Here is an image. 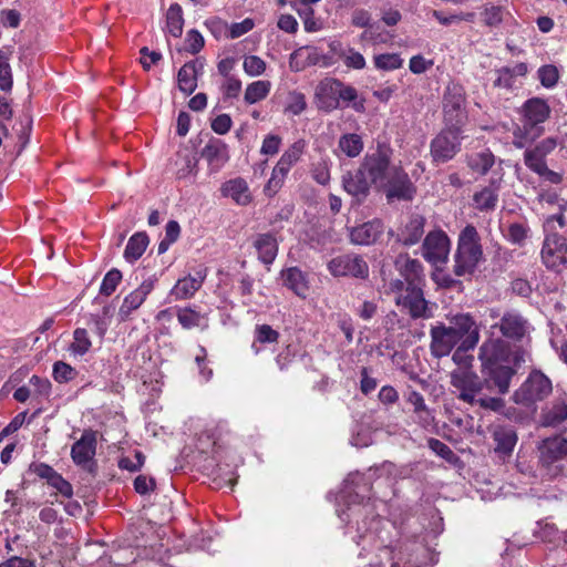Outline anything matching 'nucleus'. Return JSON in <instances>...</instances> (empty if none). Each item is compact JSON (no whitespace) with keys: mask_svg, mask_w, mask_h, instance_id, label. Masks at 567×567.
Listing matches in <instances>:
<instances>
[{"mask_svg":"<svg viewBox=\"0 0 567 567\" xmlns=\"http://www.w3.org/2000/svg\"><path fill=\"white\" fill-rule=\"evenodd\" d=\"M392 151L384 145L367 153L355 171H348L342 175V187L357 202H363L370 194L371 187L378 189L385 183L390 171Z\"/></svg>","mask_w":567,"mask_h":567,"instance_id":"nucleus-1","label":"nucleus"},{"mask_svg":"<svg viewBox=\"0 0 567 567\" xmlns=\"http://www.w3.org/2000/svg\"><path fill=\"white\" fill-rule=\"evenodd\" d=\"M478 329L476 321L468 313L453 316L449 326L436 322L430 329V351L434 358L449 355L455 347L466 339V336L475 333Z\"/></svg>","mask_w":567,"mask_h":567,"instance_id":"nucleus-2","label":"nucleus"},{"mask_svg":"<svg viewBox=\"0 0 567 567\" xmlns=\"http://www.w3.org/2000/svg\"><path fill=\"white\" fill-rule=\"evenodd\" d=\"M482 261L484 252L481 236L476 227L468 224L458 234L453 274L456 277L471 278Z\"/></svg>","mask_w":567,"mask_h":567,"instance_id":"nucleus-3","label":"nucleus"},{"mask_svg":"<svg viewBox=\"0 0 567 567\" xmlns=\"http://www.w3.org/2000/svg\"><path fill=\"white\" fill-rule=\"evenodd\" d=\"M389 290L395 293V305L412 319H427L433 316L424 298L422 286L405 287L401 279H391Z\"/></svg>","mask_w":567,"mask_h":567,"instance_id":"nucleus-4","label":"nucleus"},{"mask_svg":"<svg viewBox=\"0 0 567 567\" xmlns=\"http://www.w3.org/2000/svg\"><path fill=\"white\" fill-rule=\"evenodd\" d=\"M553 391L550 379L539 370L532 371L520 386L514 391L512 400L515 404L536 413L537 403L544 401Z\"/></svg>","mask_w":567,"mask_h":567,"instance_id":"nucleus-5","label":"nucleus"},{"mask_svg":"<svg viewBox=\"0 0 567 567\" xmlns=\"http://www.w3.org/2000/svg\"><path fill=\"white\" fill-rule=\"evenodd\" d=\"M333 277H350L364 280L369 277V265L359 254L348 252L333 257L327 264Z\"/></svg>","mask_w":567,"mask_h":567,"instance_id":"nucleus-6","label":"nucleus"},{"mask_svg":"<svg viewBox=\"0 0 567 567\" xmlns=\"http://www.w3.org/2000/svg\"><path fill=\"white\" fill-rule=\"evenodd\" d=\"M384 189L386 199L412 200L416 194V187L409 174L400 165H394L388 175L385 183L380 187Z\"/></svg>","mask_w":567,"mask_h":567,"instance_id":"nucleus-7","label":"nucleus"},{"mask_svg":"<svg viewBox=\"0 0 567 567\" xmlns=\"http://www.w3.org/2000/svg\"><path fill=\"white\" fill-rule=\"evenodd\" d=\"M542 260L547 269L561 272L567 269V243L557 234L548 235L543 244Z\"/></svg>","mask_w":567,"mask_h":567,"instance_id":"nucleus-8","label":"nucleus"},{"mask_svg":"<svg viewBox=\"0 0 567 567\" xmlns=\"http://www.w3.org/2000/svg\"><path fill=\"white\" fill-rule=\"evenodd\" d=\"M451 250V240L445 231L435 229L430 231L422 244V256L432 265L446 264Z\"/></svg>","mask_w":567,"mask_h":567,"instance_id":"nucleus-9","label":"nucleus"},{"mask_svg":"<svg viewBox=\"0 0 567 567\" xmlns=\"http://www.w3.org/2000/svg\"><path fill=\"white\" fill-rule=\"evenodd\" d=\"M478 358L483 369L512 364V351L508 342L501 338L488 339L480 348Z\"/></svg>","mask_w":567,"mask_h":567,"instance_id":"nucleus-10","label":"nucleus"},{"mask_svg":"<svg viewBox=\"0 0 567 567\" xmlns=\"http://www.w3.org/2000/svg\"><path fill=\"white\" fill-rule=\"evenodd\" d=\"M451 384L458 392L457 398L470 404H475L476 395L483 389L481 378L470 370H458L451 373Z\"/></svg>","mask_w":567,"mask_h":567,"instance_id":"nucleus-11","label":"nucleus"},{"mask_svg":"<svg viewBox=\"0 0 567 567\" xmlns=\"http://www.w3.org/2000/svg\"><path fill=\"white\" fill-rule=\"evenodd\" d=\"M461 150L457 135L452 131H443L431 142L433 162L442 164L451 161Z\"/></svg>","mask_w":567,"mask_h":567,"instance_id":"nucleus-12","label":"nucleus"},{"mask_svg":"<svg viewBox=\"0 0 567 567\" xmlns=\"http://www.w3.org/2000/svg\"><path fill=\"white\" fill-rule=\"evenodd\" d=\"M492 328H499L504 337L519 341L529 334L532 326L518 311L508 310Z\"/></svg>","mask_w":567,"mask_h":567,"instance_id":"nucleus-13","label":"nucleus"},{"mask_svg":"<svg viewBox=\"0 0 567 567\" xmlns=\"http://www.w3.org/2000/svg\"><path fill=\"white\" fill-rule=\"evenodd\" d=\"M464 90L461 85H449L444 94L443 107L444 116L451 125H457L462 122L464 115Z\"/></svg>","mask_w":567,"mask_h":567,"instance_id":"nucleus-14","label":"nucleus"},{"mask_svg":"<svg viewBox=\"0 0 567 567\" xmlns=\"http://www.w3.org/2000/svg\"><path fill=\"white\" fill-rule=\"evenodd\" d=\"M318 107L326 112L337 110L340 105V80L326 78L321 80L315 92Z\"/></svg>","mask_w":567,"mask_h":567,"instance_id":"nucleus-15","label":"nucleus"},{"mask_svg":"<svg viewBox=\"0 0 567 567\" xmlns=\"http://www.w3.org/2000/svg\"><path fill=\"white\" fill-rule=\"evenodd\" d=\"M395 269L403 278L405 287L422 286L424 281L423 266L417 259H412L408 254H400L394 261Z\"/></svg>","mask_w":567,"mask_h":567,"instance_id":"nucleus-16","label":"nucleus"},{"mask_svg":"<svg viewBox=\"0 0 567 567\" xmlns=\"http://www.w3.org/2000/svg\"><path fill=\"white\" fill-rule=\"evenodd\" d=\"M543 133V125L522 115L520 123L513 126L512 143L516 148H525L540 137Z\"/></svg>","mask_w":567,"mask_h":567,"instance_id":"nucleus-17","label":"nucleus"},{"mask_svg":"<svg viewBox=\"0 0 567 567\" xmlns=\"http://www.w3.org/2000/svg\"><path fill=\"white\" fill-rule=\"evenodd\" d=\"M538 451L540 462L547 466L567 458V437H547L540 443Z\"/></svg>","mask_w":567,"mask_h":567,"instance_id":"nucleus-18","label":"nucleus"},{"mask_svg":"<svg viewBox=\"0 0 567 567\" xmlns=\"http://www.w3.org/2000/svg\"><path fill=\"white\" fill-rule=\"evenodd\" d=\"M206 278V269L200 268L196 270L195 275H188L178 279L175 286L171 289V296L175 300H183L192 298L198 291Z\"/></svg>","mask_w":567,"mask_h":567,"instance_id":"nucleus-19","label":"nucleus"},{"mask_svg":"<svg viewBox=\"0 0 567 567\" xmlns=\"http://www.w3.org/2000/svg\"><path fill=\"white\" fill-rule=\"evenodd\" d=\"M425 218L422 215L413 214L408 221L399 229L396 241L410 247L420 241L424 235Z\"/></svg>","mask_w":567,"mask_h":567,"instance_id":"nucleus-20","label":"nucleus"},{"mask_svg":"<svg viewBox=\"0 0 567 567\" xmlns=\"http://www.w3.org/2000/svg\"><path fill=\"white\" fill-rule=\"evenodd\" d=\"M495 442L494 452L499 460L506 461L511 457L517 443V433L509 426H497L493 432Z\"/></svg>","mask_w":567,"mask_h":567,"instance_id":"nucleus-21","label":"nucleus"},{"mask_svg":"<svg viewBox=\"0 0 567 567\" xmlns=\"http://www.w3.org/2000/svg\"><path fill=\"white\" fill-rule=\"evenodd\" d=\"M96 434L93 431H85L71 450V456L75 464L86 465L95 455Z\"/></svg>","mask_w":567,"mask_h":567,"instance_id":"nucleus-22","label":"nucleus"},{"mask_svg":"<svg viewBox=\"0 0 567 567\" xmlns=\"http://www.w3.org/2000/svg\"><path fill=\"white\" fill-rule=\"evenodd\" d=\"M567 421V403L555 400L542 408L538 424L543 427L556 429Z\"/></svg>","mask_w":567,"mask_h":567,"instance_id":"nucleus-23","label":"nucleus"},{"mask_svg":"<svg viewBox=\"0 0 567 567\" xmlns=\"http://www.w3.org/2000/svg\"><path fill=\"white\" fill-rule=\"evenodd\" d=\"M383 233V224L379 219L363 223L351 229L350 240L354 245H371Z\"/></svg>","mask_w":567,"mask_h":567,"instance_id":"nucleus-24","label":"nucleus"},{"mask_svg":"<svg viewBox=\"0 0 567 567\" xmlns=\"http://www.w3.org/2000/svg\"><path fill=\"white\" fill-rule=\"evenodd\" d=\"M499 187L501 179H491L488 186L483 187L473 195L474 207L480 212L494 210L498 203Z\"/></svg>","mask_w":567,"mask_h":567,"instance_id":"nucleus-25","label":"nucleus"},{"mask_svg":"<svg viewBox=\"0 0 567 567\" xmlns=\"http://www.w3.org/2000/svg\"><path fill=\"white\" fill-rule=\"evenodd\" d=\"M486 380L492 382L499 393H506L509 389L511 380L516 373L512 364L495 365L483 369Z\"/></svg>","mask_w":567,"mask_h":567,"instance_id":"nucleus-26","label":"nucleus"},{"mask_svg":"<svg viewBox=\"0 0 567 567\" xmlns=\"http://www.w3.org/2000/svg\"><path fill=\"white\" fill-rule=\"evenodd\" d=\"M284 285L297 296L306 298L309 290L307 276L298 267H290L280 272Z\"/></svg>","mask_w":567,"mask_h":567,"instance_id":"nucleus-27","label":"nucleus"},{"mask_svg":"<svg viewBox=\"0 0 567 567\" xmlns=\"http://www.w3.org/2000/svg\"><path fill=\"white\" fill-rule=\"evenodd\" d=\"M520 114L543 125L550 116V107L544 99H528L520 109Z\"/></svg>","mask_w":567,"mask_h":567,"instance_id":"nucleus-28","label":"nucleus"},{"mask_svg":"<svg viewBox=\"0 0 567 567\" xmlns=\"http://www.w3.org/2000/svg\"><path fill=\"white\" fill-rule=\"evenodd\" d=\"M330 48L348 69L362 70L365 68L367 62L364 56L353 48L343 47L339 42H332Z\"/></svg>","mask_w":567,"mask_h":567,"instance_id":"nucleus-29","label":"nucleus"},{"mask_svg":"<svg viewBox=\"0 0 567 567\" xmlns=\"http://www.w3.org/2000/svg\"><path fill=\"white\" fill-rule=\"evenodd\" d=\"M202 156L214 169H219L229 158L227 146L220 140L209 141L203 148Z\"/></svg>","mask_w":567,"mask_h":567,"instance_id":"nucleus-30","label":"nucleus"},{"mask_svg":"<svg viewBox=\"0 0 567 567\" xmlns=\"http://www.w3.org/2000/svg\"><path fill=\"white\" fill-rule=\"evenodd\" d=\"M254 247L256 248L258 258L262 264L270 265L274 262L278 252V244L272 235L259 234L254 241Z\"/></svg>","mask_w":567,"mask_h":567,"instance_id":"nucleus-31","label":"nucleus"},{"mask_svg":"<svg viewBox=\"0 0 567 567\" xmlns=\"http://www.w3.org/2000/svg\"><path fill=\"white\" fill-rule=\"evenodd\" d=\"M203 69V64L197 62L185 63L178 71L177 82L178 87L185 94H192L197 87V74Z\"/></svg>","mask_w":567,"mask_h":567,"instance_id":"nucleus-32","label":"nucleus"},{"mask_svg":"<svg viewBox=\"0 0 567 567\" xmlns=\"http://www.w3.org/2000/svg\"><path fill=\"white\" fill-rule=\"evenodd\" d=\"M223 195L230 197L238 205H247L251 200L248 185L243 178L228 181L223 185Z\"/></svg>","mask_w":567,"mask_h":567,"instance_id":"nucleus-33","label":"nucleus"},{"mask_svg":"<svg viewBox=\"0 0 567 567\" xmlns=\"http://www.w3.org/2000/svg\"><path fill=\"white\" fill-rule=\"evenodd\" d=\"M176 155L177 158L175 165L177 166V177L187 178L195 174L197 167L196 154L192 150L185 147L179 150Z\"/></svg>","mask_w":567,"mask_h":567,"instance_id":"nucleus-34","label":"nucleus"},{"mask_svg":"<svg viewBox=\"0 0 567 567\" xmlns=\"http://www.w3.org/2000/svg\"><path fill=\"white\" fill-rule=\"evenodd\" d=\"M466 163L473 172L485 175L495 164V156L489 150H484L467 155Z\"/></svg>","mask_w":567,"mask_h":567,"instance_id":"nucleus-35","label":"nucleus"},{"mask_svg":"<svg viewBox=\"0 0 567 567\" xmlns=\"http://www.w3.org/2000/svg\"><path fill=\"white\" fill-rule=\"evenodd\" d=\"M362 137L355 133H347L340 136L338 148L348 157H357L363 151Z\"/></svg>","mask_w":567,"mask_h":567,"instance_id":"nucleus-36","label":"nucleus"},{"mask_svg":"<svg viewBox=\"0 0 567 567\" xmlns=\"http://www.w3.org/2000/svg\"><path fill=\"white\" fill-rule=\"evenodd\" d=\"M480 341V330L471 336H466L463 342H461L457 347H455V351L452 355V360L456 364L468 365L472 361V357L466 355L470 350H473Z\"/></svg>","mask_w":567,"mask_h":567,"instance_id":"nucleus-37","label":"nucleus"},{"mask_svg":"<svg viewBox=\"0 0 567 567\" xmlns=\"http://www.w3.org/2000/svg\"><path fill=\"white\" fill-rule=\"evenodd\" d=\"M271 89L269 81H255L246 87L244 100L248 104H255L267 97Z\"/></svg>","mask_w":567,"mask_h":567,"instance_id":"nucleus-38","label":"nucleus"},{"mask_svg":"<svg viewBox=\"0 0 567 567\" xmlns=\"http://www.w3.org/2000/svg\"><path fill=\"white\" fill-rule=\"evenodd\" d=\"M166 25L169 34H172L173 37L178 38L182 35L184 19L183 11L179 4L174 3L168 8L166 13Z\"/></svg>","mask_w":567,"mask_h":567,"instance_id":"nucleus-39","label":"nucleus"},{"mask_svg":"<svg viewBox=\"0 0 567 567\" xmlns=\"http://www.w3.org/2000/svg\"><path fill=\"white\" fill-rule=\"evenodd\" d=\"M507 14L505 7L496 4H485L481 13L484 24L491 28L498 27Z\"/></svg>","mask_w":567,"mask_h":567,"instance_id":"nucleus-40","label":"nucleus"},{"mask_svg":"<svg viewBox=\"0 0 567 567\" xmlns=\"http://www.w3.org/2000/svg\"><path fill=\"white\" fill-rule=\"evenodd\" d=\"M142 306V291L140 288L132 291L128 296L125 297L121 308H120V317L122 320L131 319L134 311H137Z\"/></svg>","mask_w":567,"mask_h":567,"instance_id":"nucleus-41","label":"nucleus"},{"mask_svg":"<svg viewBox=\"0 0 567 567\" xmlns=\"http://www.w3.org/2000/svg\"><path fill=\"white\" fill-rule=\"evenodd\" d=\"M92 347L89 333L85 329L78 328L73 332V342L70 346V351L74 355H84Z\"/></svg>","mask_w":567,"mask_h":567,"instance_id":"nucleus-42","label":"nucleus"},{"mask_svg":"<svg viewBox=\"0 0 567 567\" xmlns=\"http://www.w3.org/2000/svg\"><path fill=\"white\" fill-rule=\"evenodd\" d=\"M374 66L382 71H393L400 69L403 60L398 53H382L374 55Z\"/></svg>","mask_w":567,"mask_h":567,"instance_id":"nucleus-43","label":"nucleus"},{"mask_svg":"<svg viewBox=\"0 0 567 567\" xmlns=\"http://www.w3.org/2000/svg\"><path fill=\"white\" fill-rule=\"evenodd\" d=\"M278 338L279 332L272 329L269 324H258L255 329V342L252 343L255 353L259 352V349L256 347V342L274 343L278 341Z\"/></svg>","mask_w":567,"mask_h":567,"instance_id":"nucleus-44","label":"nucleus"},{"mask_svg":"<svg viewBox=\"0 0 567 567\" xmlns=\"http://www.w3.org/2000/svg\"><path fill=\"white\" fill-rule=\"evenodd\" d=\"M142 257V233H135L124 250V258L127 262H135Z\"/></svg>","mask_w":567,"mask_h":567,"instance_id":"nucleus-45","label":"nucleus"},{"mask_svg":"<svg viewBox=\"0 0 567 567\" xmlns=\"http://www.w3.org/2000/svg\"><path fill=\"white\" fill-rule=\"evenodd\" d=\"M121 279V271L116 268L111 269L110 271L106 272V275L103 278V281L100 287V292L104 296L112 295L115 291Z\"/></svg>","mask_w":567,"mask_h":567,"instance_id":"nucleus-46","label":"nucleus"},{"mask_svg":"<svg viewBox=\"0 0 567 567\" xmlns=\"http://www.w3.org/2000/svg\"><path fill=\"white\" fill-rule=\"evenodd\" d=\"M537 74L542 85L547 89L554 87L559 79L557 68L551 64L540 66Z\"/></svg>","mask_w":567,"mask_h":567,"instance_id":"nucleus-47","label":"nucleus"},{"mask_svg":"<svg viewBox=\"0 0 567 567\" xmlns=\"http://www.w3.org/2000/svg\"><path fill=\"white\" fill-rule=\"evenodd\" d=\"M525 165L538 174L542 169L544 171L546 165L545 157L540 155L535 147L528 148L524 153Z\"/></svg>","mask_w":567,"mask_h":567,"instance_id":"nucleus-48","label":"nucleus"},{"mask_svg":"<svg viewBox=\"0 0 567 567\" xmlns=\"http://www.w3.org/2000/svg\"><path fill=\"white\" fill-rule=\"evenodd\" d=\"M305 144L302 141L295 142L279 158V162L282 165L291 168L301 157L303 152Z\"/></svg>","mask_w":567,"mask_h":567,"instance_id":"nucleus-49","label":"nucleus"},{"mask_svg":"<svg viewBox=\"0 0 567 567\" xmlns=\"http://www.w3.org/2000/svg\"><path fill=\"white\" fill-rule=\"evenodd\" d=\"M243 68L248 75L258 76L266 71V62L257 55H247L244 59Z\"/></svg>","mask_w":567,"mask_h":567,"instance_id":"nucleus-50","label":"nucleus"},{"mask_svg":"<svg viewBox=\"0 0 567 567\" xmlns=\"http://www.w3.org/2000/svg\"><path fill=\"white\" fill-rule=\"evenodd\" d=\"M177 319L184 328L190 329L198 327L203 317L190 308H184L178 310Z\"/></svg>","mask_w":567,"mask_h":567,"instance_id":"nucleus-51","label":"nucleus"},{"mask_svg":"<svg viewBox=\"0 0 567 567\" xmlns=\"http://www.w3.org/2000/svg\"><path fill=\"white\" fill-rule=\"evenodd\" d=\"M76 371L68 363L58 361L53 364V378L62 383L71 381L75 378Z\"/></svg>","mask_w":567,"mask_h":567,"instance_id":"nucleus-52","label":"nucleus"},{"mask_svg":"<svg viewBox=\"0 0 567 567\" xmlns=\"http://www.w3.org/2000/svg\"><path fill=\"white\" fill-rule=\"evenodd\" d=\"M528 235V228L523 224H511L507 231V238L515 245H523Z\"/></svg>","mask_w":567,"mask_h":567,"instance_id":"nucleus-53","label":"nucleus"},{"mask_svg":"<svg viewBox=\"0 0 567 567\" xmlns=\"http://www.w3.org/2000/svg\"><path fill=\"white\" fill-rule=\"evenodd\" d=\"M496 78L493 82L495 87L511 90L514 85L515 79L509 72V66H504L495 71Z\"/></svg>","mask_w":567,"mask_h":567,"instance_id":"nucleus-54","label":"nucleus"},{"mask_svg":"<svg viewBox=\"0 0 567 567\" xmlns=\"http://www.w3.org/2000/svg\"><path fill=\"white\" fill-rule=\"evenodd\" d=\"M185 42L186 51L192 54L198 53L205 44L203 35L195 29L187 32Z\"/></svg>","mask_w":567,"mask_h":567,"instance_id":"nucleus-55","label":"nucleus"},{"mask_svg":"<svg viewBox=\"0 0 567 567\" xmlns=\"http://www.w3.org/2000/svg\"><path fill=\"white\" fill-rule=\"evenodd\" d=\"M358 97L357 90L351 85H346L340 81V100L344 102H353V109L358 112L363 111V102H355Z\"/></svg>","mask_w":567,"mask_h":567,"instance_id":"nucleus-56","label":"nucleus"},{"mask_svg":"<svg viewBox=\"0 0 567 567\" xmlns=\"http://www.w3.org/2000/svg\"><path fill=\"white\" fill-rule=\"evenodd\" d=\"M51 487L56 489L64 497H72L73 487L72 485L64 480L59 473H56L53 477H50V482L48 483Z\"/></svg>","mask_w":567,"mask_h":567,"instance_id":"nucleus-57","label":"nucleus"},{"mask_svg":"<svg viewBox=\"0 0 567 567\" xmlns=\"http://www.w3.org/2000/svg\"><path fill=\"white\" fill-rule=\"evenodd\" d=\"M502 413L508 420L518 422V423L528 422L535 415V413H532L529 409H526V411H522L514 406L505 408L502 411Z\"/></svg>","mask_w":567,"mask_h":567,"instance_id":"nucleus-58","label":"nucleus"},{"mask_svg":"<svg viewBox=\"0 0 567 567\" xmlns=\"http://www.w3.org/2000/svg\"><path fill=\"white\" fill-rule=\"evenodd\" d=\"M281 137L275 134H268L262 141L260 153L264 155H275L279 152Z\"/></svg>","mask_w":567,"mask_h":567,"instance_id":"nucleus-59","label":"nucleus"},{"mask_svg":"<svg viewBox=\"0 0 567 567\" xmlns=\"http://www.w3.org/2000/svg\"><path fill=\"white\" fill-rule=\"evenodd\" d=\"M306 106H307V103H306L305 95L302 93H298V92L290 93L287 111H289L293 115H298L305 111Z\"/></svg>","mask_w":567,"mask_h":567,"instance_id":"nucleus-60","label":"nucleus"},{"mask_svg":"<svg viewBox=\"0 0 567 567\" xmlns=\"http://www.w3.org/2000/svg\"><path fill=\"white\" fill-rule=\"evenodd\" d=\"M433 65V61L425 60L422 55L417 54L411 58L409 69L414 74H422Z\"/></svg>","mask_w":567,"mask_h":567,"instance_id":"nucleus-61","label":"nucleus"},{"mask_svg":"<svg viewBox=\"0 0 567 567\" xmlns=\"http://www.w3.org/2000/svg\"><path fill=\"white\" fill-rule=\"evenodd\" d=\"M475 404L494 412H502L505 409V401L501 398H478Z\"/></svg>","mask_w":567,"mask_h":567,"instance_id":"nucleus-62","label":"nucleus"},{"mask_svg":"<svg viewBox=\"0 0 567 567\" xmlns=\"http://www.w3.org/2000/svg\"><path fill=\"white\" fill-rule=\"evenodd\" d=\"M254 28V21L249 18L245 19L241 22H236L230 25L229 29V38L237 39L245 33L249 32Z\"/></svg>","mask_w":567,"mask_h":567,"instance_id":"nucleus-63","label":"nucleus"},{"mask_svg":"<svg viewBox=\"0 0 567 567\" xmlns=\"http://www.w3.org/2000/svg\"><path fill=\"white\" fill-rule=\"evenodd\" d=\"M429 447L434 453H436L437 455H440L441 457H443V458H445L447 461H450L454 456V453L450 449V446L446 445L445 443H443L442 441L437 440V439H430L429 440Z\"/></svg>","mask_w":567,"mask_h":567,"instance_id":"nucleus-64","label":"nucleus"}]
</instances>
